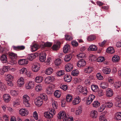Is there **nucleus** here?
I'll return each instance as SVG.
<instances>
[{"mask_svg":"<svg viewBox=\"0 0 121 121\" xmlns=\"http://www.w3.org/2000/svg\"><path fill=\"white\" fill-rule=\"evenodd\" d=\"M49 112H47L44 113V116L46 118L50 119L52 118L53 116L56 113V112L53 109H50L49 110Z\"/></svg>","mask_w":121,"mask_h":121,"instance_id":"nucleus-1","label":"nucleus"},{"mask_svg":"<svg viewBox=\"0 0 121 121\" xmlns=\"http://www.w3.org/2000/svg\"><path fill=\"white\" fill-rule=\"evenodd\" d=\"M30 99V97L28 95L25 94L23 95V102L25 106L27 107H30V104L29 102Z\"/></svg>","mask_w":121,"mask_h":121,"instance_id":"nucleus-2","label":"nucleus"},{"mask_svg":"<svg viewBox=\"0 0 121 121\" xmlns=\"http://www.w3.org/2000/svg\"><path fill=\"white\" fill-rule=\"evenodd\" d=\"M59 119H62L63 121H67L68 118L67 117L65 112L64 111H60L59 113L58 116Z\"/></svg>","mask_w":121,"mask_h":121,"instance_id":"nucleus-3","label":"nucleus"},{"mask_svg":"<svg viewBox=\"0 0 121 121\" xmlns=\"http://www.w3.org/2000/svg\"><path fill=\"white\" fill-rule=\"evenodd\" d=\"M54 87L55 86L54 85H50L46 89V93L48 95L51 94L53 91V89Z\"/></svg>","mask_w":121,"mask_h":121,"instance_id":"nucleus-4","label":"nucleus"},{"mask_svg":"<svg viewBox=\"0 0 121 121\" xmlns=\"http://www.w3.org/2000/svg\"><path fill=\"white\" fill-rule=\"evenodd\" d=\"M34 82L32 81H29L26 83L25 88L27 89H31L34 87Z\"/></svg>","mask_w":121,"mask_h":121,"instance_id":"nucleus-5","label":"nucleus"},{"mask_svg":"<svg viewBox=\"0 0 121 121\" xmlns=\"http://www.w3.org/2000/svg\"><path fill=\"white\" fill-rule=\"evenodd\" d=\"M40 65L37 63L36 62L33 64L32 65V69L34 72H37L39 69Z\"/></svg>","mask_w":121,"mask_h":121,"instance_id":"nucleus-6","label":"nucleus"},{"mask_svg":"<svg viewBox=\"0 0 121 121\" xmlns=\"http://www.w3.org/2000/svg\"><path fill=\"white\" fill-rule=\"evenodd\" d=\"M95 97V96L91 94L87 98L86 101V103L87 105H89L92 102L93 99Z\"/></svg>","mask_w":121,"mask_h":121,"instance_id":"nucleus-7","label":"nucleus"},{"mask_svg":"<svg viewBox=\"0 0 121 121\" xmlns=\"http://www.w3.org/2000/svg\"><path fill=\"white\" fill-rule=\"evenodd\" d=\"M28 111L26 109L22 108L19 111V113L22 116H25L27 115L28 114Z\"/></svg>","mask_w":121,"mask_h":121,"instance_id":"nucleus-8","label":"nucleus"},{"mask_svg":"<svg viewBox=\"0 0 121 121\" xmlns=\"http://www.w3.org/2000/svg\"><path fill=\"white\" fill-rule=\"evenodd\" d=\"M35 103L36 105L38 106H40L43 103L42 99L38 97L35 100Z\"/></svg>","mask_w":121,"mask_h":121,"instance_id":"nucleus-9","label":"nucleus"},{"mask_svg":"<svg viewBox=\"0 0 121 121\" xmlns=\"http://www.w3.org/2000/svg\"><path fill=\"white\" fill-rule=\"evenodd\" d=\"M54 79V77L52 76L46 77L45 79V82L47 84H48L53 82Z\"/></svg>","mask_w":121,"mask_h":121,"instance_id":"nucleus-10","label":"nucleus"},{"mask_svg":"<svg viewBox=\"0 0 121 121\" xmlns=\"http://www.w3.org/2000/svg\"><path fill=\"white\" fill-rule=\"evenodd\" d=\"M73 67V65L72 64L68 63L66 65L65 69L67 71L69 72L72 71Z\"/></svg>","mask_w":121,"mask_h":121,"instance_id":"nucleus-11","label":"nucleus"},{"mask_svg":"<svg viewBox=\"0 0 121 121\" xmlns=\"http://www.w3.org/2000/svg\"><path fill=\"white\" fill-rule=\"evenodd\" d=\"M113 90L110 88H108L106 90V95L108 97L112 96L113 95Z\"/></svg>","mask_w":121,"mask_h":121,"instance_id":"nucleus-12","label":"nucleus"},{"mask_svg":"<svg viewBox=\"0 0 121 121\" xmlns=\"http://www.w3.org/2000/svg\"><path fill=\"white\" fill-rule=\"evenodd\" d=\"M17 84L18 86L21 87L24 84V79L22 78H19L17 81Z\"/></svg>","mask_w":121,"mask_h":121,"instance_id":"nucleus-13","label":"nucleus"},{"mask_svg":"<svg viewBox=\"0 0 121 121\" xmlns=\"http://www.w3.org/2000/svg\"><path fill=\"white\" fill-rule=\"evenodd\" d=\"M86 64L85 61L84 60H81L79 61L77 65L78 67H81L85 65Z\"/></svg>","mask_w":121,"mask_h":121,"instance_id":"nucleus-14","label":"nucleus"},{"mask_svg":"<svg viewBox=\"0 0 121 121\" xmlns=\"http://www.w3.org/2000/svg\"><path fill=\"white\" fill-rule=\"evenodd\" d=\"M93 70V68L91 66H89L84 69V72L87 73H90L92 72Z\"/></svg>","mask_w":121,"mask_h":121,"instance_id":"nucleus-15","label":"nucleus"},{"mask_svg":"<svg viewBox=\"0 0 121 121\" xmlns=\"http://www.w3.org/2000/svg\"><path fill=\"white\" fill-rule=\"evenodd\" d=\"M18 63L20 65H25L28 63V61L26 59H20Z\"/></svg>","mask_w":121,"mask_h":121,"instance_id":"nucleus-16","label":"nucleus"},{"mask_svg":"<svg viewBox=\"0 0 121 121\" xmlns=\"http://www.w3.org/2000/svg\"><path fill=\"white\" fill-rule=\"evenodd\" d=\"M13 48L14 50L17 51L23 50L25 48V47L23 45L17 46H13Z\"/></svg>","mask_w":121,"mask_h":121,"instance_id":"nucleus-17","label":"nucleus"},{"mask_svg":"<svg viewBox=\"0 0 121 121\" xmlns=\"http://www.w3.org/2000/svg\"><path fill=\"white\" fill-rule=\"evenodd\" d=\"M70 47L69 45H66L64 46L63 48V51L65 53L68 52L70 51Z\"/></svg>","mask_w":121,"mask_h":121,"instance_id":"nucleus-18","label":"nucleus"},{"mask_svg":"<svg viewBox=\"0 0 121 121\" xmlns=\"http://www.w3.org/2000/svg\"><path fill=\"white\" fill-rule=\"evenodd\" d=\"M64 79L65 81L67 82H69L71 80V77L70 75L66 74L64 76Z\"/></svg>","mask_w":121,"mask_h":121,"instance_id":"nucleus-19","label":"nucleus"},{"mask_svg":"<svg viewBox=\"0 0 121 121\" xmlns=\"http://www.w3.org/2000/svg\"><path fill=\"white\" fill-rule=\"evenodd\" d=\"M97 111L93 110L91 112L90 116L92 118H95L97 117Z\"/></svg>","mask_w":121,"mask_h":121,"instance_id":"nucleus-20","label":"nucleus"},{"mask_svg":"<svg viewBox=\"0 0 121 121\" xmlns=\"http://www.w3.org/2000/svg\"><path fill=\"white\" fill-rule=\"evenodd\" d=\"M80 101V98L78 96L75 98L73 100V105H76L79 103Z\"/></svg>","mask_w":121,"mask_h":121,"instance_id":"nucleus-21","label":"nucleus"},{"mask_svg":"<svg viewBox=\"0 0 121 121\" xmlns=\"http://www.w3.org/2000/svg\"><path fill=\"white\" fill-rule=\"evenodd\" d=\"M3 98L4 101L6 102H8L11 99L10 96L9 95L7 94L4 95Z\"/></svg>","mask_w":121,"mask_h":121,"instance_id":"nucleus-22","label":"nucleus"},{"mask_svg":"<svg viewBox=\"0 0 121 121\" xmlns=\"http://www.w3.org/2000/svg\"><path fill=\"white\" fill-rule=\"evenodd\" d=\"M121 86V82L120 81H117L113 84V86L116 89L120 88Z\"/></svg>","mask_w":121,"mask_h":121,"instance_id":"nucleus-23","label":"nucleus"},{"mask_svg":"<svg viewBox=\"0 0 121 121\" xmlns=\"http://www.w3.org/2000/svg\"><path fill=\"white\" fill-rule=\"evenodd\" d=\"M72 54L65 56L64 58L65 61L66 62L69 61L72 58Z\"/></svg>","mask_w":121,"mask_h":121,"instance_id":"nucleus-24","label":"nucleus"},{"mask_svg":"<svg viewBox=\"0 0 121 121\" xmlns=\"http://www.w3.org/2000/svg\"><path fill=\"white\" fill-rule=\"evenodd\" d=\"M110 71L111 69L108 67L104 68L102 70L103 73L105 74L109 73L110 72Z\"/></svg>","mask_w":121,"mask_h":121,"instance_id":"nucleus-25","label":"nucleus"},{"mask_svg":"<svg viewBox=\"0 0 121 121\" xmlns=\"http://www.w3.org/2000/svg\"><path fill=\"white\" fill-rule=\"evenodd\" d=\"M46 54L44 53H43L42 55H41L39 57L40 61L41 62L44 61L46 59Z\"/></svg>","mask_w":121,"mask_h":121,"instance_id":"nucleus-26","label":"nucleus"},{"mask_svg":"<svg viewBox=\"0 0 121 121\" xmlns=\"http://www.w3.org/2000/svg\"><path fill=\"white\" fill-rule=\"evenodd\" d=\"M60 43L59 42H57V43L53 46L52 47L53 50H57L59 48Z\"/></svg>","mask_w":121,"mask_h":121,"instance_id":"nucleus-27","label":"nucleus"},{"mask_svg":"<svg viewBox=\"0 0 121 121\" xmlns=\"http://www.w3.org/2000/svg\"><path fill=\"white\" fill-rule=\"evenodd\" d=\"M97 47L95 46L94 45H91L88 48V50L89 51H95L97 50Z\"/></svg>","mask_w":121,"mask_h":121,"instance_id":"nucleus-28","label":"nucleus"},{"mask_svg":"<svg viewBox=\"0 0 121 121\" xmlns=\"http://www.w3.org/2000/svg\"><path fill=\"white\" fill-rule=\"evenodd\" d=\"M114 118L117 120L118 121L121 120V113L117 112L115 115Z\"/></svg>","mask_w":121,"mask_h":121,"instance_id":"nucleus-29","label":"nucleus"},{"mask_svg":"<svg viewBox=\"0 0 121 121\" xmlns=\"http://www.w3.org/2000/svg\"><path fill=\"white\" fill-rule=\"evenodd\" d=\"M53 71L52 69L51 68H49L46 69L45 73L46 74L49 75L52 73Z\"/></svg>","mask_w":121,"mask_h":121,"instance_id":"nucleus-30","label":"nucleus"},{"mask_svg":"<svg viewBox=\"0 0 121 121\" xmlns=\"http://www.w3.org/2000/svg\"><path fill=\"white\" fill-rule=\"evenodd\" d=\"M120 60L119 57L117 55H114L112 58V60L114 62H117L119 61Z\"/></svg>","mask_w":121,"mask_h":121,"instance_id":"nucleus-31","label":"nucleus"},{"mask_svg":"<svg viewBox=\"0 0 121 121\" xmlns=\"http://www.w3.org/2000/svg\"><path fill=\"white\" fill-rule=\"evenodd\" d=\"M52 105L53 108L54 109H56L58 107V104L57 102L55 101L54 100H53Z\"/></svg>","mask_w":121,"mask_h":121,"instance_id":"nucleus-32","label":"nucleus"},{"mask_svg":"<svg viewBox=\"0 0 121 121\" xmlns=\"http://www.w3.org/2000/svg\"><path fill=\"white\" fill-rule=\"evenodd\" d=\"M0 60L3 63H6L7 62V58L5 55H3L1 56Z\"/></svg>","mask_w":121,"mask_h":121,"instance_id":"nucleus-33","label":"nucleus"},{"mask_svg":"<svg viewBox=\"0 0 121 121\" xmlns=\"http://www.w3.org/2000/svg\"><path fill=\"white\" fill-rule=\"evenodd\" d=\"M62 62V60L60 59L57 58L55 60L54 63L56 65L59 66L60 65Z\"/></svg>","mask_w":121,"mask_h":121,"instance_id":"nucleus-34","label":"nucleus"},{"mask_svg":"<svg viewBox=\"0 0 121 121\" xmlns=\"http://www.w3.org/2000/svg\"><path fill=\"white\" fill-rule=\"evenodd\" d=\"M38 48V47L36 44H34L31 47V51L35 52L37 50Z\"/></svg>","mask_w":121,"mask_h":121,"instance_id":"nucleus-35","label":"nucleus"},{"mask_svg":"<svg viewBox=\"0 0 121 121\" xmlns=\"http://www.w3.org/2000/svg\"><path fill=\"white\" fill-rule=\"evenodd\" d=\"M43 79V78L41 77H37L35 78V81L36 82L40 83L41 82Z\"/></svg>","mask_w":121,"mask_h":121,"instance_id":"nucleus-36","label":"nucleus"},{"mask_svg":"<svg viewBox=\"0 0 121 121\" xmlns=\"http://www.w3.org/2000/svg\"><path fill=\"white\" fill-rule=\"evenodd\" d=\"M91 89L92 90L95 92H96L98 91V86L95 85H92L91 86Z\"/></svg>","mask_w":121,"mask_h":121,"instance_id":"nucleus-37","label":"nucleus"},{"mask_svg":"<svg viewBox=\"0 0 121 121\" xmlns=\"http://www.w3.org/2000/svg\"><path fill=\"white\" fill-rule=\"evenodd\" d=\"M39 98H40L41 99L44 100L45 101L47 100L48 97L47 95L44 94H43L40 95V96L39 97Z\"/></svg>","mask_w":121,"mask_h":121,"instance_id":"nucleus-38","label":"nucleus"},{"mask_svg":"<svg viewBox=\"0 0 121 121\" xmlns=\"http://www.w3.org/2000/svg\"><path fill=\"white\" fill-rule=\"evenodd\" d=\"M54 94L56 97L58 98L60 96L61 92L58 90H56L54 92Z\"/></svg>","mask_w":121,"mask_h":121,"instance_id":"nucleus-39","label":"nucleus"},{"mask_svg":"<svg viewBox=\"0 0 121 121\" xmlns=\"http://www.w3.org/2000/svg\"><path fill=\"white\" fill-rule=\"evenodd\" d=\"M82 109L81 107H79L75 111L76 115H78L81 114L82 112Z\"/></svg>","mask_w":121,"mask_h":121,"instance_id":"nucleus-40","label":"nucleus"},{"mask_svg":"<svg viewBox=\"0 0 121 121\" xmlns=\"http://www.w3.org/2000/svg\"><path fill=\"white\" fill-rule=\"evenodd\" d=\"M6 89V87L4 84L1 82L0 83V89L2 91H4Z\"/></svg>","mask_w":121,"mask_h":121,"instance_id":"nucleus-41","label":"nucleus"},{"mask_svg":"<svg viewBox=\"0 0 121 121\" xmlns=\"http://www.w3.org/2000/svg\"><path fill=\"white\" fill-rule=\"evenodd\" d=\"M106 52L108 53H112L114 52V50L113 48L109 47L107 49Z\"/></svg>","mask_w":121,"mask_h":121,"instance_id":"nucleus-42","label":"nucleus"},{"mask_svg":"<svg viewBox=\"0 0 121 121\" xmlns=\"http://www.w3.org/2000/svg\"><path fill=\"white\" fill-rule=\"evenodd\" d=\"M79 59H82L84 58L85 57V54L84 53H80L77 55Z\"/></svg>","mask_w":121,"mask_h":121,"instance_id":"nucleus-43","label":"nucleus"},{"mask_svg":"<svg viewBox=\"0 0 121 121\" xmlns=\"http://www.w3.org/2000/svg\"><path fill=\"white\" fill-rule=\"evenodd\" d=\"M100 86L103 89L107 88L108 87V85L106 82H103L100 84Z\"/></svg>","mask_w":121,"mask_h":121,"instance_id":"nucleus-44","label":"nucleus"},{"mask_svg":"<svg viewBox=\"0 0 121 121\" xmlns=\"http://www.w3.org/2000/svg\"><path fill=\"white\" fill-rule=\"evenodd\" d=\"M17 54L13 53H12L9 54V56L12 59H14L17 57Z\"/></svg>","mask_w":121,"mask_h":121,"instance_id":"nucleus-45","label":"nucleus"},{"mask_svg":"<svg viewBox=\"0 0 121 121\" xmlns=\"http://www.w3.org/2000/svg\"><path fill=\"white\" fill-rule=\"evenodd\" d=\"M95 39V36L91 35L89 36L87 38V40L88 41H90L94 40Z\"/></svg>","mask_w":121,"mask_h":121,"instance_id":"nucleus-46","label":"nucleus"},{"mask_svg":"<svg viewBox=\"0 0 121 121\" xmlns=\"http://www.w3.org/2000/svg\"><path fill=\"white\" fill-rule=\"evenodd\" d=\"M79 73V72L78 69H75L73 70L71 72L72 75L73 76L78 75Z\"/></svg>","mask_w":121,"mask_h":121,"instance_id":"nucleus-47","label":"nucleus"},{"mask_svg":"<svg viewBox=\"0 0 121 121\" xmlns=\"http://www.w3.org/2000/svg\"><path fill=\"white\" fill-rule=\"evenodd\" d=\"M99 120L100 121H105V120H107L105 118V116L104 114H103L100 116L99 117Z\"/></svg>","mask_w":121,"mask_h":121,"instance_id":"nucleus-48","label":"nucleus"},{"mask_svg":"<svg viewBox=\"0 0 121 121\" xmlns=\"http://www.w3.org/2000/svg\"><path fill=\"white\" fill-rule=\"evenodd\" d=\"M27 71V69L25 68H23L20 70V73L21 74H25Z\"/></svg>","mask_w":121,"mask_h":121,"instance_id":"nucleus-49","label":"nucleus"},{"mask_svg":"<svg viewBox=\"0 0 121 121\" xmlns=\"http://www.w3.org/2000/svg\"><path fill=\"white\" fill-rule=\"evenodd\" d=\"M11 94L13 96H16L18 94V92L15 90H11L10 91Z\"/></svg>","mask_w":121,"mask_h":121,"instance_id":"nucleus-50","label":"nucleus"},{"mask_svg":"<svg viewBox=\"0 0 121 121\" xmlns=\"http://www.w3.org/2000/svg\"><path fill=\"white\" fill-rule=\"evenodd\" d=\"M42 89V86L41 85H37L35 87V90L36 91L39 92Z\"/></svg>","mask_w":121,"mask_h":121,"instance_id":"nucleus-51","label":"nucleus"},{"mask_svg":"<svg viewBox=\"0 0 121 121\" xmlns=\"http://www.w3.org/2000/svg\"><path fill=\"white\" fill-rule=\"evenodd\" d=\"M52 45V43L49 42H47L44 43L43 45V47L44 48L45 47H50Z\"/></svg>","mask_w":121,"mask_h":121,"instance_id":"nucleus-52","label":"nucleus"},{"mask_svg":"<svg viewBox=\"0 0 121 121\" xmlns=\"http://www.w3.org/2000/svg\"><path fill=\"white\" fill-rule=\"evenodd\" d=\"M35 55L34 54H31L28 57V59L30 61H31L35 57Z\"/></svg>","mask_w":121,"mask_h":121,"instance_id":"nucleus-53","label":"nucleus"},{"mask_svg":"<svg viewBox=\"0 0 121 121\" xmlns=\"http://www.w3.org/2000/svg\"><path fill=\"white\" fill-rule=\"evenodd\" d=\"M72 97L69 94H68L66 97V100L68 102H70L72 100Z\"/></svg>","mask_w":121,"mask_h":121,"instance_id":"nucleus-54","label":"nucleus"},{"mask_svg":"<svg viewBox=\"0 0 121 121\" xmlns=\"http://www.w3.org/2000/svg\"><path fill=\"white\" fill-rule=\"evenodd\" d=\"M64 74L65 71L63 70L59 71L57 73V75L59 76L64 75Z\"/></svg>","mask_w":121,"mask_h":121,"instance_id":"nucleus-55","label":"nucleus"},{"mask_svg":"<svg viewBox=\"0 0 121 121\" xmlns=\"http://www.w3.org/2000/svg\"><path fill=\"white\" fill-rule=\"evenodd\" d=\"M92 104L93 107H97L100 105L99 102L97 101H95Z\"/></svg>","mask_w":121,"mask_h":121,"instance_id":"nucleus-56","label":"nucleus"},{"mask_svg":"<svg viewBox=\"0 0 121 121\" xmlns=\"http://www.w3.org/2000/svg\"><path fill=\"white\" fill-rule=\"evenodd\" d=\"M105 60L103 56H100L97 59V61L99 62H101Z\"/></svg>","mask_w":121,"mask_h":121,"instance_id":"nucleus-57","label":"nucleus"},{"mask_svg":"<svg viewBox=\"0 0 121 121\" xmlns=\"http://www.w3.org/2000/svg\"><path fill=\"white\" fill-rule=\"evenodd\" d=\"M65 37L66 39L67 40H71L73 39L72 37L68 35H65Z\"/></svg>","mask_w":121,"mask_h":121,"instance_id":"nucleus-58","label":"nucleus"},{"mask_svg":"<svg viewBox=\"0 0 121 121\" xmlns=\"http://www.w3.org/2000/svg\"><path fill=\"white\" fill-rule=\"evenodd\" d=\"M105 107L106 106L108 108H110L112 106V102H108L105 103L104 105Z\"/></svg>","mask_w":121,"mask_h":121,"instance_id":"nucleus-59","label":"nucleus"},{"mask_svg":"<svg viewBox=\"0 0 121 121\" xmlns=\"http://www.w3.org/2000/svg\"><path fill=\"white\" fill-rule=\"evenodd\" d=\"M105 108V106L104 105H102L99 109V111L100 112H102L104 110Z\"/></svg>","mask_w":121,"mask_h":121,"instance_id":"nucleus-60","label":"nucleus"},{"mask_svg":"<svg viewBox=\"0 0 121 121\" xmlns=\"http://www.w3.org/2000/svg\"><path fill=\"white\" fill-rule=\"evenodd\" d=\"M96 76L98 79L99 80L103 79V77L101 75L100 73H98L96 75Z\"/></svg>","mask_w":121,"mask_h":121,"instance_id":"nucleus-61","label":"nucleus"},{"mask_svg":"<svg viewBox=\"0 0 121 121\" xmlns=\"http://www.w3.org/2000/svg\"><path fill=\"white\" fill-rule=\"evenodd\" d=\"M83 87L81 86H78L76 89L77 91L79 93L81 92V91H82V89Z\"/></svg>","mask_w":121,"mask_h":121,"instance_id":"nucleus-62","label":"nucleus"},{"mask_svg":"<svg viewBox=\"0 0 121 121\" xmlns=\"http://www.w3.org/2000/svg\"><path fill=\"white\" fill-rule=\"evenodd\" d=\"M60 87L63 90L66 91L67 89L68 86L66 85H64L61 86Z\"/></svg>","mask_w":121,"mask_h":121,"instance_id":"nucleus-63","label":"nucleus"},{"mask_svg":"<svg viewBox=\"0 0 121 121\" xmlns=\"http://www.w3.org/2000/svg\"><path fill=\"white\" fill-rule=\"evenodd\" d=\"M71 44L72 45L74 46H77L78 45V43L75 41H73L72 42Z\"/></svg>","mask_w":121,"mask_h":121,"instance_id":"nucleus-64","label":"nucleus"}]
</instances>
